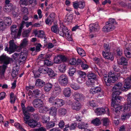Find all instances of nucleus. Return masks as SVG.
I'll list each match as a JSON object with an SVG mask.
<instances>
[{
  "instance_id": "f257e3e1",
  "label": "nucleus",
  "mask_w": 131,
  "mask_h": 131,
  "mask_svg": "<svg viewBox=\"0 0 131 131\" xmlns=\"http://www.w3.org/2000/svg\"><path fill=\"white\" fill-rule=\"evenodd\" d=\"M112 67L114 71L119 72L116 74V77L115 75H113L114 74H113L112 72H111L108 73L107 77L106 74L104 75V80L106 85L107 86H110L117 80L118 78L117 77L120 76V73L123 74L125 72V69L124 68H121H121L118 65H113Z\"/></svg>"
},
{
  "instance_id": "f03ea898",
  "label": "nucleus",
  "mask_w": 131,
  "mask_h": 131,
  "mask_svg": "<svg viewBox=\"0 0 131 131\" xmlns=\"http://www.w3.org/2000/svg\"><path fill=\"white\" fill-rule=\"evenodd\" d=\"M122 86V84L121 83H118L115 84L114 86L112 88V95L113 100H121L122 99L121 96H119L121 92V89Z\"/></svg>"
},
{
  "instance_id": "7ed1b4c3",
  "label": "nucleus",
  "mask_w": 131,
  "mask_h": 131,
  "mask_svg": "<svg viewBox=\"0 0 131 131\" xmlns=\"http://www.w3.org/2000/svg\"><path fill=\"white\" fill-rule=\"evenodd\" d=\"M0 61L1 63L4 64L0 66V74L2 76H3L4 75L7 67V65L9 64L10 61L8 57L4 56H2L0 57Z\"/></svg>"
},
{
  "instance_id": "20e7f679",
  "label": "nucleus",
  "mask_w": 131,
  "mask_h": 131,
  "mask_svg": "<svg viewBox=\"0 0 131 131\" xmlns=\"http://www.w3.org/2000/svg\"><path fill=\"white\" fill-rule=\"evenodd\" d=\"M117 24L114 19L110 18L109 21L106 23V25L102 29V31L105 32H109L114 29L115 26L114 25Z\"/></svg>"
},
{
  "instance_id": "39448f33",
  "label": "nucleus",
  "mask_w": 131,
  "mask_h": 131,
  "mask_svg": "<svg viewBox=\"0 0 131 131\" xmlns=\"http://www.w3.org/2000/svg\"><path fill=\"white\" fill-rule=\"evenodd\" d=\"M49 102L56 107H60L64 104V101L62 99L56 98L52 96L49 98Z\"/></svg>"
},
{
  "instance_id": "423d86ee",
  "label": "nucleus",
  "mask_w": 131,
  "mask_h": 131,
  "mask_svg": "<svg viewBox=\"0 0 131 131\" xmlns=\"http://www.w3.org/2000/svg\"><path fill=\"white\" fill-rule=\"evenodd\" d=\"M17 28V26L15 25L10 27L11 34L14 39L19 38L21 35V31Z\"/></svg>"
},
{
  "instance_id": "0eeeda50",
  "label": "nucleus",
  "mask_w": 131,
  "mask_h": 131,
  "mask_svg": "<svg viewBox=\"0 0 131 131\" xmlns=\"http://www.w3.org/2000/svg\"><path fill=\"white\" fill-rule=\"evenodd\" d=\"M88 81L86 84L88 86H93L94 85L95 81L96 80V75L93 73H90L88 74Z\"/></svg>"
},
{
  "instance_id": "6e6552de",
  "label": "nucleus",
  "mask_w": 131,
  "mask_h": 131,
  "mask_svg": "<svg viewBox=\"0 0 131 131\" xmlns=\"http://www.w3.org/2000/svg\"><path fill=\"white\" fill-rule=\"evenodd\" d=\"M9 48L6 47L5 49V50L7 51L9 54H10L15 52L17 46L14 43V40H10L9 41Z\"/></svg>"
},
{
  "instance_id": "1a4fd4ad",
  "label": "nucleus",
  "mask_w": 131,
  "mask_h": 131,
  "mask_svg": "<svg viewBox=\"0 0 131 131\" xmlns=\"http://www.w3.org/2000/svg\"><path fill=\"white\" fill-rule=\"evenodd\" d=\"M59 84L62 86H66L68 83V79L66 74L61 75L58 79Z\"/></svg>"
},
{
  "instance_id": "9d476101",
  "label": "nucleus",
  "mask_w": 131,
  "mask_h": 131,
  "mask_svg": "<svg viewBox=\"0 0 131 131\" xmlns=\"http://www.w3.org/2000/svg\"><path fill=\"white\" fill-rule=\"evenodd\" d=\"M118 100L117 99L115 100H113V98L111 103L112 109L116 113L119 112L120 110L122 108L120 105L117 103H118Z\"/></svg>"
},
{
  "instance_id": "9b49d317",
  "label": "nucleus",
  "mask_w": 131,
  "mask_h": 131,
  "mask_svg": "<svg viewBox=\"0 0 131 131\" xmlns=\"http://www.w3.org/2000/svg\"><path fill=\"white\" fill-rule=\"evenodd\" d=\"M90 93L92 94L99 93V96L100 97L104 95V91L99 87H97L91 89L90 90Z\"/></svg>"
},
{
  "instance_id": "f8f14e48",
  "label": "nucleus",
  "mask_w": 131,
  "mask_h": 131,
  "mask_svg": "<svg viewBox=\"0 0 131 131\" xmlns=\"http://www.w3.org/2000/svg\"><path fill=\"white\" fill-rule=\"evenodd\" d=\"M10 2L9 0H6L5 1L6 5L4 7L3 9L5 12H10L15 8V7L12 4L9 3Z\"/></svg>"
},
{
  "instance_id": "ddd939ff",
  "label": "nucleus",
  "mask_w": 131,
  "mask_h": 131,
  "mask_svg": "<svg viewBox=\"0 0 131 131\" xmlns=\"http://www.w3.org/2000/svg\"><path fill=\"white\" fill-rule=\"evenodd\" d=\"M95 112L98 115H100L105 113L108 114L109 113L108 108H98L95 110Z\"/></svg>"
},
{
  "instance_id": "4468645a",
  "label": "nucleus",
  "mask_w": 131,
  "mask_h": 131,
  "mask_svg": "<svg viewBox=\"0 0 131 131\" xmlns=\"http://www.w3.org/2000/svg\"><path fill=\"white\" fill-rule=\"evenodd\" d=\"M32 104L35 108H40L43 106V103L40 99H37L34 100L33 101Z\"/></svg>"
},
{
  "instance_id": "2eb2a0df",
  "label": "nucleus",
  "mask_w": 131,
  "mask_h": 131,
  "mask_svg": "<svg viewBox=\"0 0 131 131\" xmlns=\"http://www.w3.org/2000/svg\"><path fill=\"white\" fill-rule=\"evenodd\" d=\"M73 96L74 99L78 102L82 100L85 98L84 96L82 94L77 92L74 93Z\"/></svg>"
},
{
  "instance_id": "dca6fc26",
  "label": "nucleus",
  "mask_w": 131,
  "mask_h": 131,
  "mask_svg": "<svg viewBox=\"0 0 131 131\" xmlns=\"http://www.w3.org/2000/svg\"><path fill=\"white\" fill-rule=\"evenodd\" d=\"M90 30V32H95L99 31L100 27L98 24H90L89 25Z\"/></svg>"
},
{
  "instance_id": "f3484780",
  "label": "nucleus",
  "mask_w": 131,
  "mask_h": 131,
  "mask_svg": "<svg viewBox=\"0 0 131 131\" xmlns=\"http://www.w3.org/2000/svg\"><path fill=\"white\" fill-rule=\"evenodd\" d=\"M68 31V30L67 27L63 26L59 28L58 30V34L60 36L63 37Z\"/></svg>"
},
{
  "instance_id": "a211bd4d",
  "label": "nucleus",
  "mask_w": 131,
  "mask_h": 131,
  "mask_svg": "<svg viewBox=\"0 0 131 131\" xmlns=\"http://www.w3.org/2000/svg\"><path fill=\"white\" fill-rule=\"evenodd\" d=\"M61 89L60 87L59 86H55L52 92V95L55 97H57L61 92Z\"/></svg>"
},
{
  "instance_id": "6ab92c4d",
  "label": "nucleus",
  "mask_w": 131,
  "mask_h": 131,
  "mask_svg": "<svg viewBox=\"0 0 131 131\" xmlns=\"http://www.w3.org/2000/svg\"><path fill=\"white\" fill-rule=\"evenodd\" d=\"M35 36H37L38 37L41 38H45L46 36L43 31L41 30L38 31L37 30H34L33 31Z\"/></svg>"
},
{
  "instance_id": "aec40b11",
  "label": "nucleus",
  "mask_w": 131,
  "mask_h": 131,
  "mask_svg": "<svg viewBox=\"0 0 131 131\" xmlns=\"http://www.w3.org/2000/svg\"><path fill=\"white\" fill-rule=\"evenodd\" d=\"M45 71L44 74H47L50 77H54L56 76V73L54 71L51 69L47 67H46Z\"/></svg>"
},
{
  "instance_id": "412c9836",
  "label": "nucleus",
  "mask_w": 131,
  "mask_h": 131,
  "mask_svg": "<svg viewBox=\"0 0 131 131\" xmlns=\"http://www.w3.org/2000/svg\"><path fill=\"white\" fill-rule=\"evenodd\" d=\"M23 53H21L20 55V57L18 60V62L20 64H24L27 57V53H26L24 55Z\"/></svg>"
},
{
  "instance_id": "4be33fe9",
  "label": "nucleus",
  "mask_w": 131,
  "mask_h": 131,
  "mask_svg": "<svg viewBox=\"0 0 131 131\" xmlns=\"http://www.w3.org/2000/svg\"><path fill=\"white\" fill-rule=\"evenodd\" d=\"M24 117H23L24 121L25 123L27 124L29 120H30V114L24 111L23 112Z\"/></svg>"
},
{
  "instance_id": "5701e85b",
  "label": "nucleus",
  "mask_w": 131,
  "mask_h": 131,
  "mask_svg": "<svg viewBox=\"0 0 131 131\" xmlns=\"http://www.w3.org/2000/svg\"><path fill=\"white\" fill-rule=\"evenodd\" d=\"M81 107V104L79 102H75L73 103L72 106V108L73 110H79Z\"/></svg>"
},
{
  "instance_id": "b1692460",
  "label": "nucleus",
  "mask_w": 131,
  "mask_h": 131,
  "mask_svg": "<svg viewBox=\"0 0 131 131\" xmlns=\"http://www.w3.org/2000/svg\"><path fill=\"white\" fill-rule=\"evenodd\" d=\"M4 20L5 24L6 26H9L12 23V20L10 17H4Z\"/></svg>"
},
{
  "instance_id": "393cba45",
  "label": "nucleus",
  "mask_w": 131,
  "mask_h": 131,
  "mask_svg": "<svg viewBox=\"0 0 131 131\" xmlns=\"http://www.w3.org/2000/svg\"><path fill=\"white\" fill-rule=\"evenodd\" d=\"M71 91L69 88H65L63 91V94L65 97H69L71 95Z\"/></svg>"
},
{
  "instance_id": "a878e982",
  "label": "nucleus",
  "mask_w": 131,
  "mask_h": 131,
  "mask_svg": "<svg viewBox=\"0 0 131 131\" xmlns=\"http://www.w3.org/2000/svg\"><path fill=\"white\" fill-rule=\"evenodd\" d=\"M27 124L29 125L32 128L35 127L38 125L37 121L33 119L29 120Z\"/></svg>"
},
{
  "instance_id": "bb28decb",
  "label": "nucleus",
  "mask_w": 131,
  "mask_h": 131,
  "mask_svg": "<svg viewBox=\"0 0 131 131\" xmlns=\"http://www.w3.org/2000/svg\"><path fill=\"white\" fill-rule=\"evenodd\" d=\"M130 87L131 85L130 82L128 81H126L125 82L124 87L122 88V90L127 91L130 89Z\"/></svg>"
},
{
  "instance_id": "cd10ccee",
  "label": "nucleus",
  "mask_w": 131,
  "mask_h": 131,
  "mask_svg": "<svg viewBox=\"0 0 131 131\" xmlns=\"http://www.w3.org/2000/svg\"><path fill=\"white\" fill-rule=\"evenodd\" d=\"M28 39L25 38L23 39L22 40V43L20 45V48H22L26 47L28 44Z\"/></svg>"
},
{
  "instance_id": "c85d7f7f",
  "label": "nucleus",
  "mask_w": 131,
  "mask_h": 131,
  "mask_svg": "<svg viewBox=\"0 0 131 131\" xmlns=\"http://www.w3.org/2000/svg\"><path fill=\"white\" fill-rule=\"evenodd\" d=\"M57 109L56 107L54 106L50 108V114L52 116H55L57 114Z\"/></svg>"
},
{
  "instance_id": "c756f323",
  "label": "nucleus",
  "mask_w": 131,
  "mask_h": 131,
  "mask_svg": "<svg viewBox=\"0 0 131 131\" xmlns=\"http://www.w3.org/2000/svg\"><path fill=\"white\" fill-rule=\"evenodd\" d=\"M120 65H124L126 66L127 65V60L124 57H122L121 58L120 61L118 62Z\"/></svg>"
},
{
  "instance_id": "7c9ffc66",
  "label": "nucleus",
  "mask_w": 131,
  "mask_h": 131,
  "mask_svg": "<svg viewBox=\"0 0 131 131\" xmlns=\"http://www.w3.org/2000/svg\"><path fill=\"white\" fill-rule=\"evenodd\" d=\"M102 53L103 56L105 59H109L111 60H113V56L112 55H109L108 53V54H106L105 52L103 51Z\"/></svg>"
},
{
  "instance_id": "2f4dec72",
  "label": "nucleus",
  "mask_w": 131,
  "mask_h": 131,
  "mask_svg": "<svg viewBox=\"0 0 131 131\" xmlns=\"http://www.w3.org/2000/svg\"><path fill=\"white\" fill-rule=\"evenodd\" d=\"M52 86V85L50 83H48L45 84L44 89L46 92L50 91L51 89Z\"/></svg>"
},
{
  "instance_id": "473e14b6",
  "label": "nucleus",
  "mask_w": 131,
  "mask_h": 131,
  "mask_svg": "<svg viewBox=\"0 0 131 131\" xmlns=\"http://www.w3.org/2000/svg\"><path fill=\"white\" fill-rule=\"evenodd\" d=\"M45 84V82L42 80L38 79L36 82V85L38 86L42 87Z\"/></svg>"
},
{
  "instance_id": "72a5a7b5",
  "label": "nucleus",
  "mask_w": 131,
  "mask_h": 131,
  "mask_svg": "<svg viewBox=\"0 0 131 131\" xmlns=\"http://www.w3.org/2000/svg\"><path fill=\"white\" fill-rule=\"evenodd\" d=\"M77 50L78 54L82 57L86 56V54L84 50L82 48H78Z\"/></svg>"
},
{
  "instance_id": "f704fd0d",
  "label": "nucleus",
  "mask_w": 131,
  "mask_h": 131,
  "mask_svg": "<svg viewBox=\"0 0 131 131\" xmlns=\"http://www.w3.org/2000/svg\"><path fill=\"white\" fill-rule=\"evenodd\" d=\"M91 122L92 123L96 126H98L101 124L100 120L98 118H96L92 120Z\"/></svg>"
},
{
  "instance_id": "c9c22d12",
  "label": "nucleus",
  "mask_w": 131,
  "mask_h": 131,
  "mask_svg": "<svg viewBox=\"0 0 131 131\" xmlns=\"http://www.w3.org/2000/svg\"><path fill=\"white\" fill-rule=\"evenodd\" d=\"M50 117L46 114H44L42 117V122L43 123H47L49 120Z\"/></svg>"
},
{
  "instance_id": "e433bc0d",
  "label": "nucleus",
  "mask_w": 131,
  "mask_h": 131,
  "mask_svg": "<svg viewBox=\"0 0 131 131\" xmlns=\"http://www.w3.org/2000/svg\"><path fill=\"white\" fill-rule=\"evenodd\" d=\"M76 71L75 68L73 67H71L69 69L68 73L70 76H72Z\"/></svg>"
},
{
  "instance_id": "4c0bfd02",
  "label": "nucleus",
  "mask_w": 131,
  "mask_h": 131,
  "mask_svg": "<svg viewBox=\"0 0 131 131\" xmlns=\"http://www.w3.org/2000/svg\"><path fill=\"white\" fill-rule=\"evenodd\" d=\"M102 121L103 125L107 126L109 125L110 121L108 118H103Z\"/></svg>"
},
{
  "instance_id": "58836bf2",
  "label": "nucleus",
  "mask_w": 131,
  "mask_h": 131,
  "mask_svg": "<svg viewBox=\"0 0 131 131\" xmlns=\"http://www.w3.org/2000/svg\"><path fill=\"white\" fill-rule=\"evenodd\" d=\"M66 66L64 63L61 64L59 67V69L61 72H64L66 70Z\"/></svg>"
},
{
  "instance_id": "ea45409f",
  "label": "nucleus",
  "mask_w": 131,
  "mask_h": 131,
  "mask_svg": "<svg viewBox=\"0 0 131 131\" xmlns=\"http://www.w3.org/2000/svg\"><path fill=\"white\" fill-rule=\"evenodd\" d=\"M39 109V112L40 113H45L49 111V108L48 107H46L43 105Z\"/></svg>"
},
{
  "instance_id": "a19ab883",
  "label": "nucleus",
  "mask_w": 131,
  "mask_h": 131,
  "mask_svg": "<svg viewBox=\"0 0 131 131\" xmlns=\"http://www.w3.org/2000/svg\"><path fill=\"white\" fill-rule=\"evenodd\" d=\"M67 113V111L65 109L60 108L58 110V113L60 115L64 116Z\"/></svg>"
},
{
  "instance_id": "79ce46f5",
  "label": "nucleus",
  "mask_w": 131,
  "mask_h": 131,
  "mask_svg": "<svg viewBox=\"0 0 131 131\" xmlns=\"http://www.w3.org/2000/svg\"><path fill=\"white\" fill-rule=\"evenodd\" d=\"M59 29L58 26L56 25H53L51 27V31L56 34H58Z\"/></svg>"
},
{
  "instance_id": "37998d69",
  "label": "nucleus",
  "mask_w": 131,
  "mask_h": 131,
  "mask_svg": "<svg viewBox=\"0 0 131 131\" xmlns=\"http://www.w3.org/2000/svg\"><path fill=\"white\" fill-rule=\"evenodd\" d=\"M16 97L14 96V94L12 92L10 94V102L11 103H14L16 99Z\"/></svg>"
},
{
  "instance_id": "c03bdc74",
  "label": "nucleus",
  "mask_w": 131,
  "mask_h": 131,
  "mask_svg": "<svg viewBox=\"0 0 131 131\" xmlns=\"http://www.w3.org/2000/svg\"><path fill=\"white\" fill-rule=\"evenodd\" d=\"M73 18V15L72 14H71L69 15H68L67 14L66 16L65 19L66 20V22H71L72 21Z\"/></svg>"
},
{
  "instance_id": "a18cd8bd",
  "label": "nucleus",
  "mask_w": 131,
  "mask_h": 131,
  "mask_svg": "<svg viewBox=\"0 0 131 131\" xmlns=\"http://www.w3.org/2000/svg\"><path fill=\"white\" fill-rule=\"evenodd\" d=\"M31 29L29 28L28 30H26L24 31L23 33L22 36L24 37H27L29 36V34L30 32Z\"/></svg>"
},
{
  "instance_id": "49530a36",
  "label": "nucleus",
  "mask_w": 131,
  "mask_h": 131,
  "mask_svg": "<svg viewBox=\"0 0 131 131\" xmlns=\"http://www.w3.org/2000/svg\"><path fill=\"white\" fill-rule=\"evenodd\" d=\"M104 51L106 54H108L110 51V47H109L108 44L104 43Z\"/></svg>"
},
{
  "instance_id": "de8ad7c7",
  "label": "nucleus",
  "mask_w": 131,
  "mask_h": 131,
  "mask_svg": "<svg viewBox=\"0 0 131 131\" xmlns=\"http://www.w3.org/2000/svg\"><path fill=\"white\" fill-rule=\"evenodd\" d=\"M55 125L54 122L50 121L47 123L46 125V127L47 129H49L54 127Z\"/></svg>"
},
{
  "instance_id": "09e8293b",
  "label": "nucleus",
  "mask_w": 131,
  "mask_h": 131,
  "mask_svg": "<svg viewBox=\"0 0 131 131\" xmlns=\"http://www.w3.org/2000/svg\"><path fill=\"white\" fill-rule=\"evenodd\" d=\"M54 61V62L57 64H59L61 62V61L59 55L57 57H55Z\"/></svg>"
},
{
  "instance_id": "8fccbe9b",
  "label": "nucleus",
  "mask_w": 131,
  "mask_h": 131,
  "mask_svg": "<svg viewBox=\"0 0 131 131\" xmlns=\"http://www.w3.org/2000/svg\"><path fill=\"white\" fill-rule=\"evenodd\" d=\"M26 112H33L35 111V109L32 106H28L26 108Z\"/></svg>"
},
{
  "instance_id": "3c124183",
  "label": "nucleus",
  "mask_w": 131,
  "mask_h": 131,
  "mask_svg": "<svg viewBox=\"0 0 131 131\" xmlns=\"http://www.w3.org/2000/svg\"><path fill=\"white\" fill-rule=\"evenodd\" d=\"M70 86L72 89L75 90H77L80 88V87L79 85L76 83L71 84L70 85Z\"/></svg>"
},
{
  "instance_id": "603ef678",
  "label": "nucleus",
  "mask_w": 131,
  "mask_h": 131,
  "mask_svg": "<svg viewBox=\"0 0 131 131\" xmlns=\"http://www.w3.org/2000/svg\"><path fill=\"white\" fill-rule=\"evenodd\" d=\"M124 53L127 57L131 58V50H124Z\"/></svg>"
},
{
  "instance_id": "864d4df0",
  "label": "nucleus",
  "mask_w": 131,
  "mask_h": 131,
  "mask_svg": "<svg viewBox=\"0 0 131 131\" xmlns=\"http://www.w3.org/2000/svg\"><path fill=\"white\" fill-rule=\"evenodd\" d=\"M130 115L128 113L126 114H123L121 116V119L122 121H124L128 118H129Z\"/></svg>"
},
{
  "instance_id": "5fc2aeb1",
  "label": "nucleus",
  "mask_w": 131,
  "mask_h": 131,
  "mask_svg": "<svg viewBox=\"0 0 131 131\" xmlns=\"http://www.w3.org/2000/svg\"><path fill=\"white\" fill-rule=\"evenodd\" d=\"M40 91L38 90V89H36L34 90L33 91L32 93V94L33 95H34L37 96V97H38V96H39V95L40 94Z\"/></svg>"
},
{
  "instance_id": "6e6d98bb",
  "label": "nucleus",
  "mask_w": 131,
  "mask_h": 131,
  "mask_svg": "<svg viewBox=\"0 0 131 131\" xmlns=\"http://www.w3.org/2000/svg\"><path fill=\"white\" fill-rule=\"evenodd\" d=\"M20 54L21 53H20L18 54L16 53H15L13 54L12 55V57L14 60H18Z\"/></svg>"
},
{
  "instance_id": "4d7b16f0",
  "label": "nucleus",
  "mask_w": 131,
  "mask_h": 131,
  "mask_svg": "<svg viewBox=\"0 0 131 131\" xmlns=\"http://www.w3.org/2000/svg\"><path fill=\"white\" fill-rule=\"evenodd\" d=\"M44 64L48 66H50L53 64V62L48 60H44Z\"/></svg>"
},
{
  "instance_id": "13d9d810",
  "label": "nucleus",
  "mask_w": 131,
  "mask_h": 131,
  "mask_svg": "<svg viewBox=\"0 0 131 131\" xmlns=\"http://www.w3.org/2000/svg\"><path fill=\"white\" fill-rule=\"evenodd\" d=\"M46 67L45 66H41L39 68V71L40 72V73H41L43 74H45V71Z\"/></svg>"
},
{
  "instance_id": "bf43d9fd",
  "label": "nucleus",
  "mask_w": 131,
  "mask_h": 131,
  "mask_svg": "<svg viewBox=\"0 0 131 131\" xmlns=\"http://www.w3.org/2000/svg\"><path fill=\"white\" fill-rule=\"evenodd\" d=\"M78 74L81 77L85 78L86 75V73L85 72L81 71H78L77 72Z\"/></svg>"
},
{
  "instance_id": "052dcab7",
  "label": "nucleus",
  "mask_w": 131,
  "mask_h": 131,
  "mask_svg": "<svg viewBox=\"0 0 131 131\" xmlns=\"http://www.w3.org/2000/svg\"><path fill=\"white\" fill-rule=\"evenodd\" d=\"M33 73L34 74V76L35 78L38 77H39L40 74L41 73L39 71V69L37 71H34Z\"/></svg>"
},
{
  "instance_id": "680f3d73",
  "label": "nucleus",
  "mask_w": 131,
  "mask_h": 131,
  "mask_svg": "<svg viewBox=\"0 0 131 131\" xmlns=\"http://www.w3.org/2000/svg\"><path fill=\"white\" fill-rule=\"evenodd\" d=\"M85 6V4L84 2L81 1L78 2V7L80 8H83Z\"/></svg>"
},
{
  "instance_id": "e2e57ef3",
  "label": "nucleus",
  "mask_w": 131,
  "mask_h": 131,
  "mask_svg": "<svg viewBox=\"0 0 131 131\" xmlns=\"http://www.w3.org/2000/svg\"><path fill=\"white\" fill-rule=\"evenodd\" d=\"M28 3L27 0H20L19 3L20 5L26 6L27 5Z\"/></svg>"
},
{
  "instance_id": "0e129e2a",
  "label": "nucleus",
  "mask_w": 131,
  "mask_h": 131,
  "mask_svg": "<svg viewBox=\"0 0 131 131\" xmlns=\"http://www.w3.org/2000/svg\"><path fill=\"white\" fill-rule=\"evenodd\" d=\"M33 131H46V130L45 128L41 127L38 128L34 129Z\"/></svg>"
},
{
  "instance_id": "69168bd1",
  "label": "nucleus",
  "mask_w": 131,
  "mask_h": 131,
  "mask_svg": "<svg viewBox=\"0 0 131 131\" xmlns=\"http://www.w3.org/2000/svg\"><path fill=\"white\" fill-rule=\"evenodd\" d=\"M55 17V14L54 13H51L50 15L48 17L51 19H50L51 21H53Z\"/></svg>"
},
{
  "instance_id": "338daca9",
  "label": "nucleus",
  "mask_w": 131,
  "mask_h": 131,
  "mask_svg": "<svg viewBox=\"0 0 131 131\" xmlns=\"http://www.w3.org/2000/svg\"><path fill=\"white\" fill-rule=\"evenodd\" d=\"M77 61L75 58H72L70 60L69 63L71 65H74L76 63Z\"/></svg>"
},
{
  "instance_id": "774afa93",
  "label": "nucleus",
  "mask_w": 131,
  "mask_h": 131,
  "mask_svg": "<svg viewBox=\"0 0 131 131\" xmlns=\"http://www.w3.org/2000/svg\"><path fill=\"white\" fill-rule=\"evenodd\" d=\"M67 37V39L69 41H71L72 38L71 37L70 35L68 33V32L64 35Z\"/></svg>"
}]
</instances>
